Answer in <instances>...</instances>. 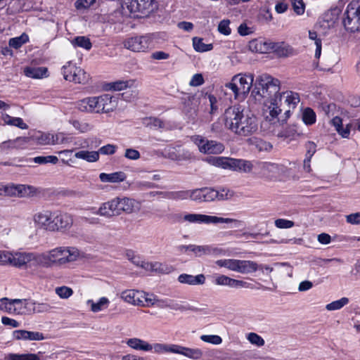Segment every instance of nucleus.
Returning <instances> with one entry per match:
<instances>
[{
	"label": "nucleus",
	"instance_id": "8",
	"mask_svg": "<svg viewBox=\"0 0 360 360\" xmlns=\"http://www.w3.org/2000/svg\"><path fill=\"white\" fill-rule=\"evenodd\" d=\"M32 299H0V310L9 314L31 315Z\"/></svg>",
	"mask_w": 360,
	"mask_h": 360
},
{
	"label": "nucleus",
	"instance_id": "58",
	"mask_svg": "<svg viewBox=\"0 0 360 360\" xmlns=\"http://www.w3.org/2000/svg\"><path fill=\"white\" fill-rule=\"evenodd\" d=\"M294 12L302 15L305 11V4L303 0H290Z\"/></svg>",
	"mask_w": 360,
	"mask_h": 360
},
{
	"label": "nucleus",
	"instance_id": "55",
	"mask_svg": "<svg viewBox=\"0 0 360 360\" xmlns=\"http://www.w3.org/2000/svg\"><path fill=\"white\" fill-rule=\"evenodd\" d=\"M217 200H229L234 195V192L232 190L226 188H221L219 190H217Z\"/></svg>",
	"mask_w": 360,
	"mask_h": 360
},
{
	"label": "nucleus",
	"instance_id": "40",
	"mask_svg": "<svg viewBox=\"0 0 360 360\" xmlns=\"http://www.w3.org/2000/svg\"><path fill=\"white\" fill-rule=\"evenodd\" d=\"M192 41L193 49L197 52H206L213 49L212 44H207L203 43L202 38L195 37L192 39Z\"/></svg>",
	"mask_w": 360,
	"mask_h": 360
},
{
	"label": "nucleus",
	"instance_id": "59",
	"mask_svg": "<svg viewBox=\"0 0 360 360\" xmlns=\"http://www.w3.org/2000/svg\"><path fill=\"white\" fill-rule=\"evenodd\" d=\"M229 287L233 288H253L252 284L242 280L230 279Z\"/></svg>",
	"mask_w": 360,
	"mask_h": 360
},
{
	"label": "nucleus",
	"instance_id": "41",
	"mask_svg": "<svg viewBox=\"0 0 360 360\" xmlns=\"http://www.w3.org/2000/svg\"><path fill=\"white\" fill-rule=\"evenodd\" d=\"M28 41L29 36L26 33H22L19 37L11 38L8 41V44L11 47L18 49Z\"/></svg>",
	"mask_w": 360,
	"mask_h": 360
},
{
	"label": "nucleus",
	"instance_id": "10",
	"mask_svg": "<svg viewBox=\"0 0 360 360\" xmlns=\"http://www.w3.org/2000/svg\"><path fill=\"white\" fill-rule=\"evenodd\" d=\"M215 264L219 267H224L240 274H250L255 272L258 269L257 264L250 260L223 259L217 260Z\"/></svg>",
	"mask_w": 360,
	"mask_h": 360
},
{
	"label": "nucleus",
	"instance_id": "52",
	"mask_svg": "<svg viewBox=\"0 0 360 360\" xmlns=\"http://www.w3.org/2000/svg\"><path fill=\"white\" fill-rule=\"evenodd\" d=\"M174 271V267L165 263L155 262V271L160 274H167Z\"/></svg>",
	"mask_w": 360,
	"mask_h": 360
},
{
	"label": "nucleus",
	"instance_id": "9",
	"mask_svg": "<svg viewBox=\"0 0 360 360\" xmlns=\"http://www.w3.org/2000/svg\"><path fill=\"white\" fill-rule=\"evenodd\" d=\"M343 25L351 32L360 31V0H351L343 15Z\"/></svg>",
	"mask_w": 360,
	"mask_h": 360
},
{
	"label": "nucleus",
	"instance_id": "1",
	"mask_svg": "<svg viewBox=\"0 0 360 360\" xmlns=\"http://www.w3.org/2000/svg\"><path fill=\"white\" fill-rule=\"evenodd\" d=\"M279 91L280 81L268 74H262L257 77L252 91L255 99L263 103L264 111L269 112L272 118L276 117L281 112Z\"/></svg>",
	"mask_w": 360,
	"mask_h": 360
},
{
	"label": "nucleus",
	"instance_id": "15",
	"mask_svg": "<svg viewBox=\"0 0 360 360\" xmlns=\"http://www.w3.org/2000/svg\"><path fill=\"white\" fill-rule=\"evenodd\" d=\"M36 193V188L24 184H4V196L25 198Z\"/></svg>",
	"mask_w": 360,
	"mask_h": 360
},
{
	"label": "nucleus",
	"instance_id": "62",
	"mask_svg": "<svg viewBox=\"0 0 360 360\" xmlns=\"http://www.w3.org/2000/svg\"><path fill=\"white\" fill-rule=\"evenodd\" d=\"M274 224L278 229H290L295 225L292 221L286 219H277Z\"/></svg>",
	"mask_w": 360,
	"mask_h": 360
},
{
	"label": "nucleus",
	"instance_id": "21",
	"mask_svg": "<svg viewBox=\"0 0 360 360\" xmlns=\"http://www.w3.org/2000/svg\"><path fill=\"white\" fill-rule=\"evenodd\" d=\"M174 354H179L192 360H200L203 356V352L198 347H188L175 344Z\"/></svg>",
	"mask_w": 360,
	"mask_h": 360
},
{
	"label": "nucleus",
	"instance_id": "44",
	"mask_svg": "<svg viewBox=\"0 0 360 360\" xmlns=\"http://www.w3.org/2000/svg\"><path fill=\"white\" fill-rule=\"evenodd\" d=\"M349 300L347 297H342L340 300L333 301L326 306L328 311H335L342 309L349 303Z\"/></svg>",
	"mask_w": 360,
	"mask_h": 360
},
{
	"label": "nucleus",
	"instance_id": "35",
	"mask_svg": "<svg viewBox=\"0 0 360 360\" xmlns=\"http://www.w3.org/2000/svg\"><path fill=\"white\" fill-rule=\"evenodd\" d=\"M110 301L105 297H101L97 302H95L92 300H88L86 304L90 306L91 311L96 313L101 311L105 309H107L109 306Z\"/></svg>",
	"mask_w": 360,
	"mask_h": 360
},
{
	"label": "nucleus",
	"instance_id": "26",
	"mask_svg": "<svg viewBox=\"0 0 360 360\" xmlns=\"http://www.w3.org/2000/svg\"><path fill=\"white\" fill-rule=\"evenodd\" d=\"M271 49L279 57H290L295 54L294 49L285 42L274 43Z\"/></svg>",
	"mask_w": 360,
	"mask_h": 360
},
{
	"label": "nucleus",
	"instance_id": "13",
	"mask_svg": "<svg viewBox=\"0 0 360 360\" xmlns=\"http://www.w3.org/2000/svg\"><path fill=\"white\" fill-rule=\"evenodd\" d=\"M191 141L198 147L199 151L204 154H221L225 149L223 143L214 140H208L200 135L191 137Z\"/></svg>",
	"mask_w": 360,
	"mask_h": 360
},
{
	"label": "nucleus",
	"instance_id": "31",
	"mask_svg": "<svg viewBox=\"0 0 360 360\" xmlns=\"http://www.w3.org/2000/svg\"><path fill=\"white\" fill-rule=\"evenodd\" d=\"M278 96L281 98V97L284 98V103L288 108L287 112H289L291 109H295L300 101L299 94L290 91L283 92L282 95H278Z\"/></svg>",
	"mask_w": 360,
	"mask_h": 360
},
{
	"label": "nucleus",
	"instance_id": "14",
	"mask_svg": "<svg viewBox=\"0 0 360 360\" xmlns=\"http://www.w3.org/2000/svg\"><path fill=\"white\" fill-rule=\"evenodd\" d=\"M39 253L35 252H11L10 265L21 268L29 265L38 266Z\"/></svg>",
	"mask_w": 360,
	"mask_h": 360
},
{
	"label": "nucleus",
	"instance_id": "6",
	"mask_svg": "<svg viewBox=\"0 0 360 360\" xmlns=\"http://www.w3.org/2000/svg\"><path fill=\"white\" fill-rule=\"evenodd\" d=\"M121 7L126 15L142 18L156 12L159 4L156 0H122Z\"/></svg>",
	"mask_w": 360,
	"mask_h": 360
},
{
	"label": "nucleus",
	"instance_id": "37",
	"mask_svg": "<svg viewBox=\"0 0 360 360\" xmlns=\"http://www.w3.org/2000/svg\"><path fill=\"white\" fill-rule=\"evenodd\" d=\"M127 345L133 349L148 352L149 342L137 338H129L126 342Z\"/></svg>",
	"mask_w": 360,
	"mask_h": 360
},
{
	"label": "nucleus",
	"instance_id": "29",
	"mask_svg": "<svg viewBox=\"0 0 360 360\" xmlns=\"http://www.w3.org/2000/svg\"><path fill=\"white\" fill-rule=\"evenodd\" d=\"M330 124L335 127L336 131L342 138L348 139L349 137L352 127L350 124H347L345 127H343L342 120L338 116L333 117L330 120Z\"/></svg>",
	"mask_w": 360,
	"mask_h": 360
},
{
	"label": "nucleus",
	"instance_id": "18",
	"mask_svg": "<svg viewBox=\"0 0 360 360\" xmlns=\"http://www.w3.org/2000/svg\"><path fill=\"white\" fill-rule=\"evenodd\" d=\"M73 216L67 212H53L52 232H65L73 224Z\"/></svg>",
	"mask_w": 360,
	"mask_h": 360
},
{
	"label": "nucleus",
	"instance_id": "43",
	"mask_svg": "<svg viewBox=\"0 0 360 360\" xmlns=\"http://www.w3.org/2000/svg\"><path fill=\"white\" fill-rule=\"evenodd\" d=\"M31 314L47 312L51 309V306L47 303H39L32 300Z\"/></svg>",
	"mask_w": 360,
	"mask_h": 360
},
{
	"label": "nucleus",
	"instance_id": "42",
	"mask_svg": "<svg viewBox=\"0 0 360 360\" xmlns=\"http://www.w3.org/2000/svg\"><path fill=\"white\" fill-rule=\"evenodd\" d=\"M72 43L75 46H79L86 50H90L92 46L90 39L84 36L75 37Z\"/></svg>",
	"mask_w": 360,
	"mask_h": 360
},
{
	"label": "nucleus",
	"instance_id": "23",
	"mask_svg": "<svg viewBox=\"0 0 360 360\" xmlns=\"http://www.w3.org/2000/svg\"><path fill=\"white\" fill-rule=\"evenodd\" d=\"M13 338L16 340L40 341L45 339L42 333L26 330H15L13 332Z\"/></svg>",
	"mask_w": 360,
	"mask_h": 360
},
{
	"label": "nucleus",
	"instance_id": "30",
	"mask_svg": "<svg viewBox=\"0 0 360 360\" xmlns=\"http://www.w3.org/2000/svg\"><path fill=\"white\" fill-rule=\"evenodd\" d=\"M127 178V175L123 172H115L110 174L101 173L99 179L103 183H120L124 181Z\"/></svg>",
	"mask_w": 360,
	"mask_h": 360
},
{
	"label": "nucleus",
	"instance_id": "45",
	"mask_svg": "<svg viewBox=\"0 0 360 360\" xmlns=\"http://www.w3.org/2000/svg\"><path fill=\"white\" fill-rule=\"evenodd\" d=\"M28 142L29 139L27 137H18L15 140L4 141L0 146H1L3 148H14L19 147L20 143L26 144Z\"/></svg>",
	"mask_w": 360,
	"mask_h": 360
},
{
	"label": "nucleus",
	"instance_id": "27",
	"mask_svg": "<svg viewBox=\"0 0 360 360\" xmlns=\"http://www.w3.org/2000/svg\"><path fill=\"white\" fill-rule=\"evenodd\" d=\"M257 165L260 169L262 175L266 177L275 176L280 170L279 165L275 163L259 162Z\"/></svg>",
	"mask_w": 360,
	"mask_h": 360
},
{
	"label": "nucleus",
	"instance_id": "54",
	"mask_svg": "<svg viewBox=\"0 0 360 360\" xmlns=\"http://www.w3.org/2000/svg\"><path fill=\"white\" fill-rule=\"evenodd\" d=\"M70 123L72 126L81 133H86L91 130L92 127L87 122L78 120H72Z\"/></svg>",
	"mask_w": 360,
	"mask_h": 360
},
{
	"label": "nucleus",
	"instance_id": "50",
	"mask_svg": "<svg viewBox=\"0 0 360 360\" xmlns=\"http://www.w3.org/2000/svg\"><path fill=\"white\" fill-rule=\"evenodd\" d=\"M247 340L252 345L257 347H262L264 345V340L258 334L255 333H249L247 335Z\"/></svg>",
	"mask_w": 360,
	"mask_h": 360
},
{
	"label": "nucleus",
	"instance_id": "47",
	"mask_svg": "<svg viewBox=\"0 0 360 360\" xmlns=\"http://www.w3.org/2000/svg\"><path fill=\"white\" fill-rule=\"evenodd\" d=\"M142 123L146 127L154 128H162L164 127V123L162 120L152 117L143 118Z\"/></svg>",
	"mask_w": 360,
	"mask_h": 360
},
{
	"label": "nucleus",
	"instance_id": "63",
	"mask_svg": "<svg viewBox=\"0 0 360 360\" xmlns=\"http://www.w3.org/2000/svg\"><path fill=\"white\" fill-rule=\"evenodd\" d=\"M230 20H223L218 25V31L224 35H229L231 32V29L229 27Z\"/></svg>",
	"mask_w": 360,
	"mask_h": 360
},
{
	"label": "nucleus",
	"instance_id": "2",
	"mask_svg": "<svg viewBox=\"0 0 360 360\" xmlns=\"http://www.w3.org/2000/svg\"><path fill=\"white\" fill-rule=\"evenodd\" d=\"M222 120L226 129L234 134L248 136L258 131V120L250 112H245L240 105H233L225 110Z\"/></svg>",
	"mask_w": 360,
	"mask_h": 360
},
{
	"label": "nucleus",
	"instance_id": "24",
	"mask_svg": "<svg viewBox=\"0 0 360 360\" xmlns=\"http://www.w3.org/2000/svg\"><path fill=\"white\" fill-rule=\"evenodd\" d=\"M98 215L105 218L119 216L115 198L101 204L98 207Z\"/></svg>",
	"mask_w": 360,
	"mask_h": 360
},
{
	"label": "nucleus",
	"instance_id": "48",
	"mask_svg": "<svg viewBox=\"0 0 360 360\" xmlns=\"http://www.w3.org/2000/svg\"><path fill=\"white\" fill-rule=\"evenodd\" d=\"M33 161L39 165L51 163L56 165L58 162V158L55 155L37 156L33 159Z\"/></svg>",
	"mask_w": 360,
	"mask_h": 360
},
{
	"label": "nucleus",
	"instance_id": "38",
	"mask_svg": "<svg viewBox=\"0 0 360 360\" xmlns=\"http://www.w3.org/2000/svg\"><path fill=\"white\" fill-rule=\"evenodd\" d=\"M75 157L77 159H82L89 162H95L99 160V152L79 150L75 153Z\"/></svg>",
	"mask_w": 360,
	"mask_h": 360
},
{
	"label": "nucleus",
	"instance_id": "11",
	"mask_svg": "<svg viewBox=\"0 0 360 360\" xmlns=\"http://www.w3.org/2000/svg\"><path fill=\"white\" fill-rule=\"evenodd\" d=\"M184 219L188 224H231L240 223V221L236 219L224 218L214 215H207L199 213H186Z\"/></svg>",
	"mask_w": 360,
	"mask_h": 360
},
{
	"label": "nucleus",
	"instance_id": "5",
	"mask_svg": "<svg viewBox=\"0 0 360 360\" xmlns=\"http://www.w3.org/2000/svg\"><path fill=\"white\" fill-rule=\"evenodd\" d=\"M165 34L155 32L135 36L126 39L124 46L134 52H147L154 49L161 39L165 40Z\"/></svg>",
	"mask_w": 360,
	"mask_h": 360
},
{
	"label": "nucleus",
	"instance_id": "60",
	"mask_svg": "<svg viewBox=\"0 0 360 360\" xmlns=\"http://www.w3.org/2000/svg\"><path fill=\"white\" fill-rule=\"evenodd\" d=\"M167 197L169 199L176 200L188 199V191L169 192L167 194Z\"/></svg>",
	"mask_w": 360,
	"mask_h": 360
},
{
	"label": "nucleus",
	"instance_id": "12",
	"mask_svg": "<svg viewBox=\"0 0 360 360\" xmlns=\"http://www.w3.org/2000/svg\"><path fill=\"white\" fill-rule=\"evenodd\" d=\"M62 74L65 80L75 84H84L89 79V75L82 68L77 66L75 63L70 61L62 68Z\"/></svg>",
	"mask_w": 360,
	"mask_h": 360
},
{
	"label": "nucleus",
	"instance_id": "64",
	"mask_svg": "<svg viewBox=\"0 0 360 360\" xmlns=\"http://www.w3.org/2000/svg\"><path fill=\"white\" fill-rule=\"evenodd\" d=\"M205 80L202 75L200 73H197L193 75V77H191L189 82V85L191 86H199L203 84Z\"/></svg>",
	"mask_w": 360,
	"mask_h": 360
},
{
	"label": "nucleus",
	"instance_id": "32",
	"mask_svg": "<svg viewBox=\"0 0 360 360\" xmlns=\"http://www.w3.org/2000/svg\"><path fill=\"white\" fill-rule=\"evenodd\" d=\"M148 352L162 354L167 353L174 354L175 344H165V343H149Z\"/></svg>",
	"mask_w": 360,
	"mask_h": 360
},
{
	"label": "nucleus",
	"instance_id": "25",
	"mask_svg": "<svg viewBox=\"0 0 360 360\" xmlns=\"http://www.w3.org/2000/svg\"><path fill=\"white\" fill-rule=\"evenodd\" d=\"M177 281L180 283L190 285H203L205 283V276L202 274L196 276L181 274L178 276Z\"/></svg>",
	"mask_w": 360,
	"mask_h": 360
},
{
	"label": "nucleus",
	"instance_id": "49",
	"mask_svg": "<svg viewBox=\"0 0 360 360\" xmlns=\"http://www.w3.org/2000/svg\"><path fill=\"white\" fill-rule=\"evenodd\" d=\"M309 38L314 41L316 45L315 58L319 59L321 54V40L317 37V34L314 31H309Z\"/></svg>",
	"mask_w": 360,
	"mask_h": 360
},
{
	"label": "nucleus",
	"instance_id": "17",
	"mask_svg": "<svg viewBox=\"0 0 360 360\" xmlns=\"http://www.w3.org/2000/svg\"><path fill=\"white\" fill-rule=\"evenodd\" d=\"M115 198L119 216L123 213L129 214L137 212L141 210V202L136 199L129 197H116Z\"/></svg>",
	"mask_w": 360,
	"mask_h": 360
},
{
	"label": "nucleus",
	"instance_id": "36",
	"mask_svg": "<svg viewBox=\"0 0 360 360\" xmlns=\"http://www.w3.org/2000/svg\"><path fill=\"white\" fill-rule=\"evenodd\" d=\"M29 140L35 142L37 144L39 145H51V142H53L51 141L52 139V134L49 133H44L41 131H37L33 135L30 136V138H28Z\"/></svg>",
	"mask_w": 360,
	"mask_h": 360
},
{
	"label": "nucleus",
	"instance_id": "7",
	"mask_svg": "<svg viewBox=\"0 0 360 360\" xmlns=\"http://www.w3.org/2000/svg\"><path fill=\"white\" fill-rule=\"evenodd\" d=\"M254 82L252 74H238L233 76L225 87L231 90L236 99H243L249 94Z\"/></svg>",
	"mask_w": 360,
	"mask_h": 360
},
{
	"label": "nucleus",
	"instance_id": "39",
	"mask_svg": "<svg viewBox=\"0 0 360 360\" xmlns=\"http://www.w3.org/2000/svg\"><path fill=\"white\" fill-rule=\"evenodd\" d=\"M302 120L306 125L311 126L316 123V115L311 108H306L302 112Z\"/></svg>",
	"mask_w": 360,
	"mask_h": 360
},
{
	"label": "nucleus",
	"instance_id": "61",
	"mask_svg": "<svg viewBox=\"0 0 360 360\" xmlns=\"http://www.w3.org/2000/svg\"><path fill=\"white\" fill-rule=\"evenodd\" d=\"M188 198L198 202H204L203 201V195H202V189H194V190H188Z\"/></svg>",
	"mask_w": 360,
	"mask_h": 360
},
{
	"label": "nucleus",
	"instance_id": "53",
	"mask_svg": "<svg viewBox=\"0 0 360 360\" xmlns=\"http://www.w3.org/2000/svg\"><path fill=\"white\" fill-rule=\"evenodd\" d=\"M202 189L204 202H211L217 200V190L211 188H202Z\"/></svg>",
	"mask_w": 360,
	"mask_h": 360
},
{
	"label": "nucleus",
	"instance_id": "3",
	"mask_svg": "<svg viewBox=\"0 0 360 360\" xmlns=\"http://www.w3.org/2000/svg\"><path fill=\"white\" fill-rule=\"evenodd\" d=\"M79 255V250L75 247H56L49 251L39 253L38 265L44 268L62 266L75 262Z\"/></svg>",
	"mask_w": 360,
	"mask_h": 360
},
{
	"label": "nucleus",
	"instance_id": "46",
	"mask_svg": "<svg viewBox=\"0 0 360 360\" xmlns=\"http://www.w3.org/2000/svg\"><path fill=\"white\" fill-rule=\"evenodd\" d=\"M8 360H40L35 354H10L7 357Z\"/></svg>",
	"mask_w": 360,
	"mask_h": 360
},
{
	"label": "nucleus",
	"instance_id": "33",
	"mask_svg": "<svg viewBox=\"0 0 360 360\" xmlns=\"http://www.w3.org/2000/svg\"><path fill=\"white\" fill-rule=\"evenodd\" d=\"M1 120L4 124L6 125L17 127L21 129H27L28 128V125L20 117H11L6 113H3Z\"/></svg>",
	"mask_w": 360,
	"mask_h": 360
},
{
	"label": "nucleus",
	"instance_id": "4",
	"mask_svg": "<svg viewBox=\"0 0 360 360\" xmlns=\"http://www.w3.org/2000/svg\"><path fill=\"white\" fill-rule=\"evenodd\" d=\"M116 107V100L109 94L86 97L77 103L78 109L86 113H108Z\"/></svg>",
	"mask_w": 360,
	"mask_h": 360
},
{
	"label": "nucleus",
	"instance_id": "51",
	"mask_svg": "<svg viewBox=\"0 0 360 360\" xmlns=\"http://www.w3.org/2000/svg\"><path fill=\"white\" fill-rule=\"evenodd\" d=\"M200 339L204 342L214 345H220L222 342V338L217 335H202Z\"/></svg>",
	"mask_w": 360,
	"mask_h": 360
},
{
	"label": "nucleus",
	"instance_id": "57",
	"mask_svg": "<svg viewBox=\"0 0 360 360\" xmlns=\"http://www.w3.org/2000/svg\"><path fill=\"white\" fill-rule=\"evenodd\" d=\"M55 291L56 295L62 299H68L73 294L72 289L67 286L58 287Z\"/></svg>",
	"mask_w": 360,
	"mask_h": 360
},
{
	"label": "nucleus",
	"instance_id": "22",
	"mask_svg": "<svg viewBox=\"0 0 360 360\" xmlns=\"http://www.w3.org/2000/svg\"><path fill=\"white\" fill-rule=\"evenodd\" d=\"M255 167L254 164L249 160L243 159H229V169L243 173H250Z\"/></svg>",
	"mask_w": 360,
	"mask_h": 360
},
{
	"label": "nucleus",
	"instance_id": "20",
	"mask_svg": "<svg viewBox=\"0 0 360 360\" xmlns=\"http://www.w3.org/2000/svg\"><path fill=\"white\" fill-rule=\"evenodd\" d=\"M155 305L157 307L165 309L169 308L172 310L184 311L186 310H194L195 309L188 306L182 305L173 300L170 299H156L151 298L150 301H147L146 305Z\"/></svg>",
	"mask_w": 360,
	"mask_h": 360
},
{
	"label": "nucleus",
	"instance_id": "19",
	"mask_svg": "<svg viewBox=\"0 0 360 360\" xmlns=\"http://www.w3.org/2000/svg\"><path fill=\"white\" fill-rule=\"evenodd\" d=\"M53 217V212L49 210L36 212L32 217L34 226L37 229L52 232Z\"/></svg>",
	"mask_w": 360,
	"mask_h": 360
},
{
	"label": "nucleus",
	"instance_id": "56",
	"mask_svg": "<svg viewBox=\"0 0 360 360\" xmlns=\"http://www.w3.org/2000/svg\"><path fill=\"white\" fill-rule=\"evenodd\" d=\"M128 86V82L124 80H118L116 82H110L107 84L108 90L112 91H122Z\"/></svg>",
	"mask_w": 360,
	"mask_h": 360
},
{
	"label": "nucleus",
	"instance_id": "16",
	"mask_svg": "<svg viewBox=\"0 0 360 360\" xmlns=\"http://www.w3.org/2000/svg\"><path fill=\"white\" fill-rule=\"evenodd\" d=\"M120 297L126 302L134 306L144 307L147 301H150L149 294L140 290H125L121 292Z\"/></svg>",
	"mask_w": 360,
	"mask_h": 360
},
{
	"label": "nucleus",
	"instance_id": "28",
	"mask_svg": "<svg viewBox=\"0 0 360 360\" xmlns=\"http://www.w3.org/2000/svg\"><path fill=\"white\" fill-rule=\"evenodd\" d=\"M24 74L32 79H42L47 77L48 69L45 67H26L24 68Z\"/></svg>",
	"mask_w": 360,
	"mask_h": 360
},
{
	"label": "nucleus",
	"instance_id": "34",
	"mask_svg": "<svg viewBox=\"0 0 360 360\" xmlns=\"http://www.w3.org/2000/svg\"><path fill=\"white\" fill-rule=\"evenodd\" d=\"M230 158L227 157H207L204 160L210 165L222 168L224 169H229Z\"/></svg>",
	"mask_w": 360,
	"mask_h": 360
}]
</instances>
